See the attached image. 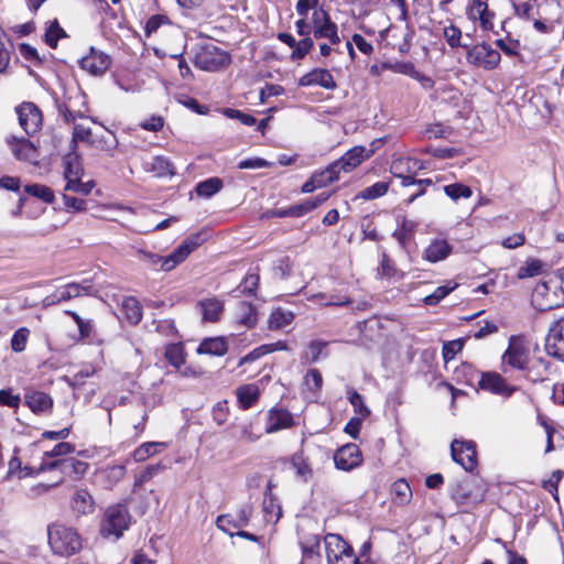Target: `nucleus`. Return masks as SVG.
Listing matches in <instances>:
<instances>
[{"label":"nucleus","instance_id":"37","mask_svg":"<svg viewBox=\"0 0 564 564\" xmlns=\"http://www.w3.org/2000/svg\"><path fill=\"white\" fill-rule=\"evenodd\" d=\"M223 187V182L218 177H210L196 184L195 193L203 198H209L218 193Z\"/></svg>","mask_w":564,"mask_h":564},{"label":"nucleus","instance_id":"58","mask_svg":"<svg viewBox=\"0 0 564 564\" xmlns=\"http://www.w3.org/2000/svg\"><path fill=\"white\" fill-rule=\"evenodd\" d=\"M378 272L383 278H394L399 275L400 278L403 276L402 273H399L397 268L394 267V263L386 256L383 254L381 258L380 267L378 269Z\"/></svg>","mask_w":564,"mask_h":564},{"label":"nucleus","instance_id":"31","mask_svg":"<svg viewBox=\"0 0 564 564\" xmlns=\"http://www.w3.org/2000/svg\"><path fill=\"white\" fill-rule=\"evenodd\" d=\"M144 169L152 172L156 177H167L174 175V166L169 159L164 156H154L144 162Z\"/></svg>","mask_w":564,"mask_h":564},{"label":"nucleus","instance_id":"9","mask_svg":"<svg viewBox=\"0 0 564 564\" xmlns=\"http://www.w3.org/2000/svg\"><path fill=\"white\" fill-rule=\"evenodd\" d=\"M451 454L454 462L459 464L466 471H473L477 467L475 442L454 440L451 444Z\"/></svg>","mask_w":564,"mask_h":564},{"label":"nucleus","instance_id":"48","mask_svg":"<svg viewBox=\"0 0 564 564\" xmlns=\"http://www.w3.org/2000/svg\"><path fill=\"white\" fill-rule=\"evenodd\" d=\"M542 271V262L538 259H528L518 270V279L536 276Z\"/></svg>","mask_w":564,"mask_h":564},{"label":"nucleus","instance_id":"5","mask_svg":"<svg viewBox=\"0 0 564 564\" xmlns=\"http://www.w3.org/2000/svg\"><path fill=\"white\" fill-rule=\"evenodd\" d=\"M130 514L122 505H113L106 509L100 524V534L104 538L118 540L130 525Z\"/></svg>","mask_w":564,"mask_h":564},{"label":"nucleus","instance_id":"3","mask_svg":"<svg viewBox=\"0 0 564 564\" xmlns=\"http://www.w3.org/2000/svg\"><path fill=\"white\" fill-rule=\"evenodd\" d=\"M205 238L203 234H196L185 239L171 254L161 257L155 253L139 250L138 254L140 259L147 262L149 265L160 269L163 271H171L177 264L182 263L196 248H198Z\"/></svg>","mask_w":564,"mask_h":564},{"label":"nucleus","instance_id":"32","mask_svg":"<svg viewBox=\"0 0 564 564\" xmlns=\"http://www.w3.org/2000/svg\"><path fill=\"white\" fill-rule=\"evenodd\" d=\"M167 446L164 442H147L133 451V459L138 463L145 462L150 457L159 454Z\"/></svg>","mask_w":564,"mask_h":564},{"label":"nucleus","instance_id":"25","mask_svg":"<svg viewBox=\"0 0 564 564\" xmlns=\"http://www.w3.org/2000/svg\"><path fill=\"white\" fill-rule=\"evenodd\" d=\"M197 310L202 315V321L205 323H215L219 321L224 305L223 302L216 297L205 299L197 303Z\"/></svg>","mask_w":564,"mask_h":564},{"label":"nucleus","instance_id":"53","mask_svg":"<svg viewBox=\"0 0 564 564\" xmlns=\"http://www.w3.org/2000/svg\"><path fill=\"white\" fill-rule=\"evenodd\" d=\"M91 144L97 149L110 153L117 147V140L115 134H112L110 131H106L104 134L96 137L95 140L91 141Z\"/></svg>","mask_w":564,"mask_h":564},{"label":"nucleus","instance_id":"51","mask_svg":"<svg viewBox=\"0 0 564 564\" xmlns=\"http://www.w3.org/2000/svg\"><path fill=\"white\" fill-rule=\"evenodd\" d=\"M24 191L34 196V197H37L40 199H42L43 202L45 203H52L54 200V193L53 191L45 186V185H41V184H32V185H26L24 187Z\"/></svg>","mask_w":564,"mask_h":564},{"label":"nucleus","instance_id":"34","mask_svg":"<svg viewBox=\"0 0 564 564\" xmlns=\"http://www.w3.org/2000/svg\"><path fill=\"white\" fill-rule=\"evenodd\" d=\"M227 351V345L221 337L206 338L197 348L198 354L223 356Z\"/></svg>","mask_w":564,"mask_h":564},{"label":"nucleus","instance_id":"10","mask_svg":"<svg viewBox=\"0 0 564 564\" xmlns=\"http://www.w3.org/2000/svg\"><path fill=\"white\" fill-rule=\"evenodd\" d=\"M500 57L497 50L485 43L477 44L467 52L468 63L485 69H494L499 64Z\"/></svg>","mask_w":564,"mask_h":564},{"label":"nucleus","instance_id":"36","mask_svg":"<svg viewBox=\"0 0 564 564\" xmlns=\"http://www.w3.org/2000/svg\"><path fill=\"white\" fill-rule=\"evenodd\" d=\"M420 169L417 160L411 158H399L391 163V173L397 177H403V174L413 173Z\"/></svg>","mask_w":564,"mask_h":564},{"label":"nucleus","instance_id":"41","mask_svg":"<svg viewBox=\"0 0 564 564\" xmlns=\"http://www.w3.org/2000/svg\"><path fill=\"white\" fill-rule=\"evenodd\" d=\"M457 283L454 281H447L445 284L438 286L432 294L426 295L423 300L426 305H435L446 297L451 292L457 288Z\"/></svg>","mask_w":564,"mask_h":564},{"label":"nucleus","instance_id":"39","mask_svg":"<svg viewBox=\"0 0 564 564\" xmlns=\"http://www.w3.org/2000/svg\"><path fill=\"white\" fill-rule=\"evenodd\" d=\"M291 465L301 480L308 481L312 479L313 469L302 454H294L291 458Z\"/></svg>","mask_w":564,"mask_h":564},{"label":"nucleus","instance_id":"14","mask_svg":"<svg viewBox=\"0 0 564 564\" xmlns=\"http://www.w3.org/2000/svg\"><path fill=\"white\" fill-rule=\"evenodd\" d=\"M545 349L549 355L564 361V318H558L550 328Z\"/></svg>","mask_w":564,"mask_h":564},{"label":"nucleus","instance_id":"18","mask_svg":"<svg viewBox=\"0 0 564 564\" xmlns=\"http://www.w3.org/2000/svg\"><path fill=\"white\" fill-rule=\"evenodd\" d=\"M375 153V149H367L358 145L348 150L338 161L334 164H338V172H350L360 165L365 160L370 158Z\"/></svg>","mask_w":564,"mask_h":564},{"label":"nucleus","instance_id":"7","mask_svg":"<svg viewBox=\"0 0 564 564\" xmlns=\"http://www.w3.org/2000/svg\"><path fill=\"white\" fill-rule=\"evenodd\" d=\"M323 544L327 564H359L352 547L340 535L329 533Z\"/></svg>","mask_w":564,"mask_h":564},{"label":"nucleus","instance_id":"35","mask_svg":"<svg viewBox=\"0 0 564 564\" xmlns=\"http://www.w3.org/2000/svg\"><path fill=\"white\" fill-rule=\"evenodd\" d=\"M416 229V223L410 219H403L400 227L395 229L393 236L399 241L402 248H406L412 241Z\"/></svg>","mask_w":564,"mask_h":564},{"label":"nucleus","instance_id":"56","mask_svg":"<svg viewBox=\"0 0 564 564\" xmlns=\"http://www.w3.org/2000/svg\"><path fill=\"white\" fill-rule=\"evenodd\" d=\"M288 345L285 341L279 340L273 344L262 345L261 347L254 349L251 354H249V359H256L259 358L265 354L275 351V350H286Z\"/></svg>","mask_w":564,"mask_h":564},{"label":"nucleus","instance_id":"62","mask_svg":"<svg viewBox=\"0 0 564 564\" xmlns=\"http://www.w3.org/2000/svg\"><path fill=\"white\" fill-rule=\"evenodd\" d=\"M444 37L451 47L460 46L462 32L455 25H448L444 28Z\"/></svg>","mask_w":564,"mask_h":564},{"label":"nucleus","instance_id":"16","mask_svg":"<svg viewBox=\"0 0 564 564\" xmlns=\"http://www.w3.org/2000/svg\"><path fill=\"white\" fill-rule=\"evenodd\" d=\"M7 144L9 145L15 159L30 163H36L37 150L30 140L25 138H18L15 135H9L7 138Z\"/></svg>","mask_w":564,"mask_h":564},{"label":"nucleus","instance_id":"19","mask_svg":"<svg viewBox=\"0 0 564 564\" xmlns=\"http://www.w3.org/2000/svg\"><path fill=\"white\" fill-rule=\"evenodd\" d=\"M479 387L482 390H486L488 392L502 395V397H510L516 388L508 384L506 380L501 377V375L497 372H485L481 375L479 382Z\"/></svg>","mask_w":564,"mask_h":564},{"label":"nucleus","instance_id":"46","mask_svg":"<svg viewBox=\"0 0 564 564\" xmlns=\"http://www.w3.org/2000/svg\"><path fill=\"white\" fill-rule=\"evenodd\" d=\"M65 169H64V178L70 180L74 177H82L83 169L79 163L78 156L75 154H67L64 159Z\"/></svg>","mask_w":564,"mask_h":564},{"label":"nucleus","instance_id":"2","mask_svg":"<svg viewBox=\"0 0 564 564\" xmlns=\"http://www.w3.org/2000/svg\"><path fill=\"white\" fill-rule=\"evenodd\" d=\"M47 540L54 555L70 557L79 553L83 540L76 529L63 523H52L47 527Z\"/></svg>","mask_w":564,"mask_h":564},{"label":"nucleus","instance_id":"42","mask_svg":"<svg viewBox=\"0 0 564 564\" xmlns=\"http://www.w3.org/2000/svg\"><path fill=\"white\" fill-rule=\"evenodd\" d=\"M94 186H95V183L91 181L82 182V177H74L70 180H66L64 193L73 192L76 194H80L83 196H87L91 193Z\"/></svg>","mask_w":564,"mask_h":564},{"label":"nucleus","instance_id":"1","mask_svg":"<svg viewBox=\"0 0 564 564\" xmlns=\"http://www.w3.org/2000/svg\"><path fill=\"white\" fill-rule=\"evenodd\" d=\"M296 14L300 19L295 22V29L303 40L295 42L292 52L293 59L303 58L313 47L314 42L310 37L313 33L315 39H326L330 44L340 43L338 26L332 21L329 13L319 4V0H297L295 4Z\"/></svg>","mask_w":564,"mask_h":564},{"label":"nucleus","instance_id":"30","mask_svg":"<svg viewBox=\"0 0 564 564\" xmlns=\"http://www.w3.org/2000/svg\"><path fill=\"white\" fill-rule=\"evenodd\" d=\"M294 313L290 310L276 307L272 310L268 318V327L271 330H279L290 326L294 321Z\"/></svg>","mask_w":564,"mask_h":564},{"label":"nucleus","instance_id":"33","mask_svg":"<svg viewBox=\"0 0 564 564\" xmlns=\"http://www.w3.org/2000/svg\"><path fill=\"white\" fill-rule=\"evenodd\" d=\"M72 508L78 514L91 513L94 511L91 495L85 489L77 490L73 496Z\"/></svg>","mask_w":564,"mask_h":564},{"label":"nucleus","instance_id":"38","mask_svg":"<svg viewBox=\"0 0 564 564\" xmlns=\"http://www.w3.org/2000/svg\"><path fill=\"white\" fill-rule=\"evenodd\" d=\"M485 497V489L481 485L475 484L473 488L469 484L462 485L456 492V498L463 502L464 500L471 499L474 502H479Z\"/></svg>","mask_w":564,"mask_h":564},{"label":"nucleus","instance_id":"64","mask_svg":"<svg viewBox=\"0 0 564 564\" xmlns=\"http://www.w3.org/2000/svg\"><path fill=\"white\" fill-rule=\"evenodd\" d=\"M322 375L316 369H311L304 378V383L306 388L312 391L318 390L322 387Z\"/></svg>","mask_w":564,"mask_h":564},{"label":"nucleus","instance_id":"4","mask_svg":"<svg viewBox=\"0 0 564 564\" xmlns=\"http://www.w3.org/2000/svg\"><path fill=\"white\" fill-rule=\"evenodd\" d=\"M43 468L48 469V471H58V478L52 484L36 485L34 489L39 494H44L58 486L64 481L66 476L72 477L84 475L88 468V464L74 457H66L48 462V464H45Z\"/></svg>","mask_w":564,"mask_h":564},{"label":"nucleus","instance_id":"61","mask_svg":"<svg viewBox=\"0 0 564 564\" xmlns=\"http://www.w3.org/2000/svg\"><path fill=\"white\" fill-rule=\"evenodd\" d=\"M563 477L562 470H555L552 473L551 477L543 482V488L547 490L550 494H552L553 498L555 500H558L557 495V486Z\"/></svg>","mask_w":564,"mask_h":564},{"label":"nucleus","instance_id":"11","mask_svg":"<svg viewBox=\"0 0 564 564\" xmlns=\"http://www.w3.org/2000/svg\"><path fill=\"white\" fill-rule=\"evenodd\" d=\"M19 123L26 134L36 133L43 123L42 112L33 102H23L17 108Z\"/></svg>","mask_w":564,"mask_h":564},{"label":"nucleus","instance_id":"43","mask_svg":"<svg viewBox=\"0 0 564 564\" xmlns=\"http://www.w3.org/2000/svg\"><path fill=\"white\" fill-rule=\"evenodd\" d=\"M444 193L454 202L460 198L468 199L473 195L471 188L462 183H453L444 186Z\"/></svg>","mask_w":564,"mask_h":564},{"label":"nucleus","instance_id":"50","mask_svg":"<svg viewBox=\"0 0 564 564\" xmlns=\"http://www.w3.org/2000/svg\"><path fill=\"white\" fill-rule=\"evenodd\" d=\"M30 330L26 327H20L14 332L11 338V349L14 352H22L26 348V344L29 340Z\"/></svg>","mask_w":564,"mask_h":564},{"label":"nucleus","instance_id":"24","mask_svg":"<svg viewBox=\"0 0 564 564\" xmlns=\"http://www.w3.org/2000/svg\"><path fill=\"white\" fill-rule=\"evenodd\" d=\"M294 420L292 414L283 409H273L268 414L265 431L273 433L283 429L293 426Z\"/></svg>","mask_w":564,"mask_h":564},{"label":"nucleus","instance_id":"6","mask_svg":"<svg viewBox=\"0 0 564 564\" xmlns=\"http://www.w3.org/2000/svg\"><path fill=\"white\" fill-rule=\"evenodd\" d=\"M531 350L532 344L527 337L511 336L508 348L501 357L502 366L518 370L525 369L530 362Z\"/></svg>","mask_w":564,"mask_h":564},{"label":"nucleus","instance_id":"52","mask_svg":"<svg viewBox=\"0 0 564 564\" xmlns=\"http://www.w3.org/2000/svg\"><path fill=\"white\" fill-rule=\"evenodd\" d=\"M66 36V32L59 26L58 22L55 20L48 25L45 32V42L52 48H55L57 46L58 40Z\"/></svg>","mask_w":564,"mask_h":564},{"label":"nucleus","instance_id":"27","mask_svg":"<svg viewBox=\"0 0 564 564\" xmlns=\"http://www.w3.org/2000/svg\"><path fill=\"white\" fill-rule=\"evenodd\" d=\"M25 404L34 413L48 411L53 406L52 398L42 391L28 390L24 394Z\"/></svg>","mask_w":564,"mask_h":564},{"label":"nucleus","instance_id":"47","mask_svg":"<svg viewBox=\"0 0 564 564\" xmlns=\"http://www.w3.org/2000/svg\"><path fill=\"white\" fill-rule=\"evenodd\" d=\"M319 547V540L314 536L303 544V557L300 564H317V549Z\"/></svg>","mask_w":564,"mask_h":564},{"label":"nucleus","instance_id":"29","mask_svg":"<svg viewBox=\"0 0 564 564\" xmlns=\"http://www.w3.org/2000/svg\"><path fill=\"white\" fill-rule=\"evenodd\" d=\"M259 275L249 274V327L258 321L257 305L264 303L265 297L259 293Z\"/></svg>","mask_w":564,"mask_h":564},{"label":"nucleus","instance_id":"8","mask_svg":"<svg viewBox=\"0 0 564 564\" xmlns=\"http://www.w3.org/2000/svg\"><path fill=\"white\" fill-rule=\"evenodd\" d=\"M564 303V292L555 281L536 283L532 292V304L539 311H549Z\"/></svg>","mask_w":564,"mask_h":564},{"label":"nucleus","instance_id":"40","mask_svg":"<svg viewBox=\"0 0 564 564\" xmlns=\"http://www.w3.org/2000/svg\"><path fill=\"white\" fill-rule=\"evenodd\" d=\"M392 495L397 503L405 505L412 498V490L406 480L398 479L392 485Z\"/></svg>","mask_w":564,"mask_h":564},{"label":"nucleus","instance_id":"54","mask_svg":"<svg viewBox=\"0 0 564 564\" xmlns=\"http://www.w3.org/2000/svg\"><path fill=\"white\" fill-rule=\"evenodd\" d=\"M388 183L378 182L360 192L358 197L362 199H375L383 196L388 192Z\"/></svg>","mask_w":564,"mask_h":564},{"label":"nucleus","instance_id":"13","mask_svg":"<svg viewBox=\"0 0 564 564\" xmlns=\"http://www.w3.org/2000/svg\"><path fill=\"white\" fill-rule=\"evenodd\" d=\"M339 177L338 164H330L326 169L315 172L310 180H307L301 188L304 194L312 193L315 189L325 187Z\"/></svg>","mask_w":564,"mask_h":564},{"label":"nucleus","instance_id":"45","mask_svg":"<svg viewBox=\"0 0 564 564\" xmlns=\"http://www.w3.org/2000/svg\"><path fill=\"white\" fill-rule=\"evenodd\" d=\"M122 307L126 316L131 324H138L142 318V310L139 302L133 297L123 301Z\"/></svg>","mask_w":564,"mask_h":564},{"label":"nucleus","instance_id":"20","mask_svg":"<svg viewBox=\"0 0 564 564\" xmlns=\"http://www.w3.org/2000/svg\"><path fill=\"white\" fill-rule=\"evenodd\" d=\"M216 525L230 536L247 538V519L241 514H223L217 518Z\"/></svg>","mask_w":564,"mask_h":564},{"label":"nucleus","instance_id":"12","mask_svg":"<svg viewBox=\"0 0 564 564\" xmlns=\"http://www.w3.org/2000/svg\"><path fill=\"white\" fill-rule=\"evenodd\" d=\"M228 55L215 46L202 47L195 56V65L208 72H215L228 64Z\"/></svg>","mask_w":564,"mask_h":564},{"label":"nucleus","instance_id":"59","mask_svg":"<svg viewBox=\"0 0 564 564\" xmlns=\"http://www.w3.org/2000/svg\"><path fill=\"white\" fill-rule=\"evenodd\" d=\"M464 340L455 339L447 341L443 345V358L447 362L455 358V356L463 349Z\"/></svg>","mask_w":564,"mask_h":564},{"label":"nucleus","instance_id":"17","mask_svg":"<svg viewBox=\"0 0 564 564\" xmlns=\"http://www.w3.org/2000/svg\"><path fill=\"white\" fill-rule=\"evenodd\" d=\"M467 14L471 21L478 22L482 30L494 28L495 13L489 10L487 0H471Z\"/></svg>","mask_w":564,"mask_h":564},{"label":"nucleus","instance_id":"15","mask_svg":"<svg viewBox=\"0 0 564 564\" xmlns=\"http://www.w3.org/2000/svg\"><path fill=\"white\" fill-rule=\"evenodd\" d=\"M334 462L338 469L348 471L361 464L362 456L356 444H346L335 453Z\"/></svg>","mask_w":564,"mask_h":564},{"label":"nucleus","instance_id":"26","mask_svg":"<svg viewBox=\"0 0 564 564\" xmlns=\"http://www.w3.org/2000/svg\"><path fill=\"white\" fill-rule=\"evenodd\" d=\"M452 252L451 245L444 239H434L424 249L422 258L431 263L446 259Z\"/></svg>","mask_w":564,"mask_h":564},{"label":"nucleus","instance_id":"44","mask_svg":"<svg viewBox=\"0 0 564 564\" xmlns=\"http://www.w3.org/2000/svg\"><path fill=\"white\" fill-rule=\"evenodd\" d=\"M163 465H148L138 476L133 482V492H137L145 482L150 481L155 475L163 470Z\"/></svg>","mask_w":564,"mask_h":564},{"label":"nucleus","instance_id":"55","mask_svg":"<svg viewBox=\"0 0 564 564\" xmlns=\"http://www.w3.org/2000/svg\"><path fill=\"white\" fill-rule=\"evenodd\" d=\"M95 138H93V132L89 127H85L84 124H74L73 128V137L72 142L76 144L78 141L88 142L91 144V141H94Z\"/></svg>","mask_w":564,"mask_h":564},{"label":"nucleus","instance_id":"28","mask_svg":"<svg viewBox=\"0 0 564 564\" xmlns=\"http://www.w3.org/2000/svg\"><path fill=\"white\" fill-rule=\"evenodd\" d=\"M329 197L328 194H319L316 197L307 198L301 204L293 205L289 207L288 209L280 213L281 216H290V217H301L313 209H315L317 206L323 204L325 200H327Z\"/></svg>","mask_w":564,"mask_h":564},{"label":"nucleus","instance_id":"57","mask_svg":"<svg viewBox=\"0 0 564 564\" xmlns=\"http://www.w3.org/2000/svg\"><path fill=\"white\" fill-rule=\"evenodd\" d=\"M349 401H350L351 405L354 406V410H355L357 416L362 417V419H367L369 416L370 410L364 403V399L359 393L350 392Z\"/></svg>","mask_w":564,"mask_h":564},{"label":"nucleus","instance_id":"49","mask_svg":"<svg viewBox=\"0 0 564 564\" xmlns=\"http://www.w3.org/2000/svg\"><path fill=\"white\" fill-rule=\"evenodd\" d=\"M263 512L265 520L270 523H275L281 516L280 506L276 503V501L271 495H267L264 497Z\"/></svg>","mask_w":564,"mask_h":564},{"label":"nucleus","instance_id":"63","mask_svg":"<svg viewBox=\"0 0 564 564\" xmlns=\"http://www.w3.org/2000/svg\"><path fill=\"white\" fill-rule=\"evenodd\" d=\"M21 403L19 394H13L11 389L0 390V404L9 408L18 409Z\"/></svg>","mask_w":564,"mask_h":564},{"label":"nucleus","instance_id":"21","mask_svg":"<svg viewBox=\"0 0 564 564\" xmlns=\"http://www.w3.org/2000/svg\"><path fill=\"white\" fill-rule=\"evenodd\" d=\"M88 288L78 283H68L64 286L57 288L53 293L45 296L43 300L44 306L55 305L62 302L69 301L87 293Z\"/></svg>","mask_w":564,"mask_h":564},{"label":"nucleus","instance_id":"23","mask_svg":"<svg viewBox=\"0 0 564 564\" xmlns=\"http://www.w3.org/2000/svg\"><path fill=\"white\" fill-rule=\"evenodd\" d=\"M299 84L301 86H321L325 89H335L336 83L332 74L325 68H314L307 74L303 75Z\"/></svg>","mask_w":564,"mask_h":564},{"label":"nucleus","instance_id":"22","mask_svg":"<svg viewBox=\"0 0 564 564\" xmlns=\"http://www.w3.org/2000/svg\"><path fill=\"white\" fill-rule=\"evenodd\" d=\"M80 66L91 75H101L109 68L110 57L104 52L91 48L90 53L82 58Z\"/></svg>","mask_w":564,"mask_h":564},{"label":"nucleus","instance_id":"60","mask_svg":"<svg viewBox=\"0 0 564 564\" xmlns=\"http://www.w3.org/2000/svg\"><path fill=\"white\" fill-rule=\"evenodd\" d=\"M165 358L174 367H180L184 364L183 349L178 345H171L165 350Z\"/></svg>","mask_w":564,"mask_h":564}]
</instances>
